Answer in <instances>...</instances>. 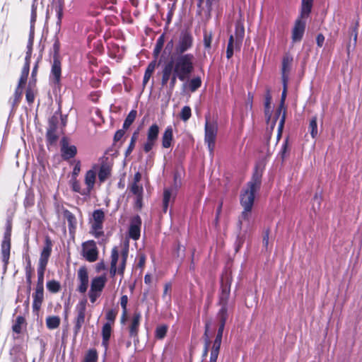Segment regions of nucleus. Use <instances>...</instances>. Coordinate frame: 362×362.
<instances>
[{"label":"nucleus","mask_w":362,"mask_h":362,"mask_svg":"<svg viewBox=\"0 0 362 362\" xmlns=\"http://www.w3.org/2000/svg\"><path fill=\"white\" fill-rule=\"evenodd\" d=\"M194 55L190 53L177 55L173 59L165 64L167 66L168 74L174 71L184 79H189L194 69Z\"/></svg>","instance_id":"f257e3e1"},{"label":"nucleus","mask_w":362,"mask_h":362,"mask_svg":"<svg viewBox=\"0 0 362 362\" xmlns=\"http://www.w3.org/2000/svg\"><path fill=\"white\" fill-rule=\"evenodd\" d=\"M262 173L263 170L256 165L252 178L247 183V189H245L240 194V204L247 211H252L255 193L259 190L262 184Z\"/></svg>","instance_id":"f03ea898"},{"label":"nucleus","mask_w":362,"mask_h":362,"mask_svg":"<svg viewBox=\"0 0 362 362\" xmlns=\"http://www.w3.org/2000/svg\"><path fill=\"white\" fill-rule=\"evenodd\" d=\"M52 56V62L49 74V81L54 86L60 88L62 86V57L60 56V42L58 37H55L52 48L50 51Z\"/></svg>","instance_id":"7ed1b4c3"},{"label":"nucleus","mask_w":362,"mask_h":362,"mask_svg":"<svg viewBox=\"0 0 362 362\" xmlns=\"http://www.w3.org/2000/svg\"><path fill=\"white\" fill-rule=\"evenodd\" d=\"M52 250V242L49 236L45 240V245L40 253L39 263L37 266V281L36 287L44 288V275L46 267L51 255Z\"/></svg>","instance_id":"20e7f679"},{"label":"nucleus","mask_w":362,"mask_h":362,"mask_svg":"<svg viewBox=\"0 0 362 362\" xmlns=\"http://www.w3.org/2000/svg\"><path fill=\"white\" fill-rule=\"evenodd\" d=\"M11 231H12V219L8 218L6 220V230L4 234L3 240L1 244V260L4 262V267L6 268L10 259V253L11 248Z\"/></svg>","instance_id":"39448f33"},{"label":"nucleus","mask_w":362,"mask_h":362,"mask_svg":"<svg viewBox=\"0 0 362 362\" xmlns=\"http://www.w3.org/2000/svg\"><path fill=\"white\" fill-rule=\"evenodd\" d=\"M204 142L206 144L210 153H213L216 136L218 134V123L215 120H210V116H205Z\"/></svg>","instance_id":"423d86ee"},{"label":"nucleus","mask_w":362,"mask_h":362,"mask_svg":"<svg viewBox=\"0 0 362 362\" xmlns=\"http://www.w3.org/2000/svg\"><path fill=\"white\" fill-rule=\"evenodd\" d=\"M233 281L231 272H226L221 279V291L218 294V305L228 307V300L230 294V286Z\"/></svg>","instance_id":"0eeeda50"},{"label":"nucleus","mask_w":362,"mask_h":362,"mask_svg":"<svg viewBox=\"0 0 362 362\" xmlns=\"http://www.w3.org/2000/svg\"><path fill=\"white\" fill-rule=\"evenodd\" d=\"M87 299L81 300L76 306V315L73 320V334L76 337L85 323Z\"/></svg>","instance_id":"6e6552de"},{"label":"nucleus","mask_w":362,"mask_h":362,"mask_svg":"<svg viewBox=\"0 0 362 362\" xmlns=\"http://www.w3.org/2000/svg\"><path fill=\"white\" fill-rule=\"evenodd\" d=\"M59 116L56 112L48 119V127L46 132V144L47 146H55L59 140V135L58 133Z\"/></svg>","instance_id":"1a4fd4ad"},{"label":"nucleus","mask_w":362,"mask_h":362,"mask_svg":"<svg viewBox=\"0 0 362 362\" xmlns=\"http://www.w3.org/2000/svg\"><path fill=\"white\" fill-rule=\"evenodd\" d=\"M105 218V215L103 209H99L93 211L90 233L96 238H99L104 235L103 223Z\"/></svg>","instance_id":"9d476101"},{"label":"nucleus","mask_w":362,"mask_h":362,"mask_svg":"<svg viewBox=\"0 0 362 362\" xmlns=\"http://www.w3.org/2000/svg\"><path fill=\"white\" fill-rule=\"evenodd\" d=\"M107 278L105 275L93 278L90 283V288L88 291V297L92 303H94L100 296L103 288L105 286Z\"/></svg>","instance_id":"9b49d317"},{"label":"nucleus","mask_w":362,"mask_h":362,"mask_svg":"<svg viewBox=\"0 0 362 362\" xmlns=\"http://www.w3.org/2000/svg\"><path fill=\"white\" fill-rule=\"evenodd\" d=\"M193 42L194 38L192 33L188 30L182 31L175 46L176 54H185V52L192 47Z\"/></svg>","instance_id":"f8f14e48"},{"label":"nucleus","mask_w":362,"mask_h":362,"mask_svg":"<svg viewBox=\"0 0 362 362\" xmlns=\"http://www.w3.org/2000/svg\"><path fill=\"white\" fill-rule=\"evenodd\" d=\"M81 255L89 262H94L98 258L99 251L93 240L83 242L81 245Z\"/></svg>","instance_id":"ddd939ff"},{"label":"nucleus","mask_w":362,"mask_h":362,"mask_svg":"<svg viewBox=\"0 0 362 362\" xmlns=\"http://www.w3.org/2000/svg\"><path fill=\"white\" fill-rule=\"evenodd\" d=\"M166 68L167 66L165 64L162 69L161 85L162 86H165L168 84V88L172 92L176 86L177 79L181 81H185L186 80L174 71H172L170 74H168V72L166 73V71H168Z\"/></svg>","instance_id":"4468645a"},{"label":"nucleus","mask_w":362,"mask_h":362,"mask_svg":"<svg viewBox=\"0 0 362 362\" xmlns=\"http://www.w3.org/2000/svg\"><path fill=\"white\" fill-rule=\"evenodd\" d=\"M159 127L157 124H153L147 131V139L144 143L143 149L145 153L150 152L153 148L159 134Z\"/></svg>","instance_id":"2eb2a0df"},{"label":"nucleus","mask_w":362,"mask_h":362,"mask_svg":"<svg viewBox=\"0 0 362 362\" xmlns=\"http://www.w3.org/2000/svg\"><path fill=\"white\" fill-rule=\"evenodd\" d=\"M308 17H301L300 15L298 17V18L296 20L294 26L292 29V41L293 42H300L303 37L305 30V26H306V21L305 19Z\"/></svg>","instance_id":"dca6fc26"},{"label":"nucleus","mask_w":362,"mask_h":362,"mask_svg":"<svg viewBox=\"0 0 362 362\" xmlns=\"http://www.w3.org/2000/svg\"><path fill=\"white\" fill-rule=\"evenodd\" d=\"M77 280L78 281L77 291L80 293H85L89 283L88 269L85 266H82L78 269Z\"/></svg>","instance_id":"f3484780"},{"label":"nucleus","mask_w":362,"mask_h":362,"mask_svg":"<svg viewBox=\"0 0 362 362\" xmlns=\"http://www.w3.org/2000/svg\"><path fill=\"white\" fill-rule=\"evenodd\" d=\"M141 320V313L139 311H135L132 315L128 327L129 336L130 338L138 339Z\"/></svg>","instance_id":"a211bd4d"},{"label":"nucleus","mask_w":362,"mask_h":362,"mask_svg":"<svg viewBox=\"0 0 362 362\" xmlns=\"http://www.w3.org/2000/svg\"><path fill=\"white\" fill-rule=\"evenodd\" d=\"M218 0H197V13L199 16L204 15L207 18H209L211 15L212 6Z\"/></svg>","instance_id":"6ab92c4d"},{"label":"nucleus","mask_w":362,"mask_h":362,"mask_svg":"<svg viewBox=\"0 0 362 362\" xmlns=\"http://www.w3.org/2000/svg\"><path fill=\"white\" fill-rule=\"evenodd\" d=\"M61 153L62 157L64 160H68L77 153V148L74 145H69V141L66 137H63L61 140Z\"/></svg>","instance_id":"aec40b11"},{"label":"nucleus","mask_w":362,"mask_h":362,"mask_svg":"<svg viewBox=\"0 0 362 362\" xmlns=\"http://www.w3.org/2000/svg\"><path fill=\"white\" fill-rule=\"evenodd\" d=\"M141 219L139 215L135 216L131 219L129 228V236L134 240L140 238Z\"/></svg>","instance_id":"412c9836"},{"label":"nucleus","mask_w":362,"mask_h":362,"mask_svg":"<svg viewBox=\"0 0 362 362\" xmlns=\"http://www.w3.org/2000/svg\"><path fill=\"white\" fill-rule=\"evenodd\" d=\"M282 111H283V114L280 119V121L279 123V127H278V132H279L278 137H279L281 135V133H282V131H283V129L284 127V124H285V121H286V106L281 107V105H279V107H277V109L275 111V113H274V115L273 117V120L272 122V128H274V126L276 125V121L279 118Z\"/></svg>","instance_id":"4be33fe9"},{"label":"nucleus","mask_w":362,"mask_h":362,"mask_svg":"<svg viewBox=\"0 0 362 362\" xmlns=\"http://www.w3.org/2000/svg\"><path fill=\"white\" fill-rule=\"evenodd\" d=\"M33 310L38 313L44 301V288L35 287L33 293Z\"/></svg>","instance_id":"5701e85b"},{"label":"nucleus","mask_w":362,"mask_h":362,"mask_svg":"<svg viewBox=\"0 0 362 362\" xmlns=\"http://www.w3.org/2000/svg\"><path fill=\"white\" fill-rule=\"evenodd\" d=\"M293 62V57L289 54H286L281 62V80L288 81V75Z\"/></svg>","instance_id":"b1692460"},{"label":"nucleus","mask_w":362,"mask_h":362,"mask_svg":"<svg viewBox=\"0 0 362 362\" xmlns=\"http://www.w3.org/2000/svg\"><path fill=\"white\" fill-rule=\"evenodd\" d=\"M235 40L236 50H240L245 36V28L240 23H237L235 28V33L233 35Z\"/></svg>","instance_id":"393cba45"},{"label":"nucleus","mask_w":362,"mask_h":362,"mask_svg":"<svg viewBox=\"0 0 362 362\" xmlns=\"http://www.w3.org/2000/svg\"><path fill=\"white\" fill-rule=\"evenodd\" d=\"M96 180V172L94 170H89L86 173L84 182L86 185V192H83V194H88L90 195V192L94 188L95 183Z\"/></svg>","instance_id":"a878e982"},{"label":"nucleus","mask_w":362,"mask_h":362,"mask_svg":"<svg viewBox=\"0 0 362 362\" xmlns=\"http://www.w3.org/2000/svg\"><path fill=\"white\" fill-rule=\"evenodd\" d=\"M107 158L103 160L98 171V179L101 183L104 182L111 175L112 168L107 162Z\"/></svg>","instance_id":"bb28decb"},{"label":"nucleus","mask_w":362,"mask_h":362,"mask_svg":"<svg viewBox=\"0 0 362 362\" xmlns=\"http://www.w3.org/2000/svg\"><path fill=\"white\" fill-rule=\"evenodd\" d=\"M111 261H110V274L111 277H114L117 273H118V268L117 267V264L119 259V251L117 247H114L111 250Z\"/></svg>","instance_id":"cd10ccee"},{"label":"nucleus","mask_w":362,"mask_h":362,"mask_svg":"<svg viewBox=\"0 0 362 362\" xmlns=\"http://www.w3.org/2000/svg\"><path fill=\"white\" fill-rule=\"evenodd\" d=\"M173 141V130L171 126L165 128L162 136V146L164 148H168L172 146Z\"/></svg>","instance_id":"c85d7f7f"},{"label":"nucleus","mask_w":362,"mask_h":362,"mask_svg":"<svg viewBox=\"0 0 362 362\" xmlns=\"http://www.w3.org/2000/svg\"><path fill=\"white\" fill-rule=\"evenodd\" d=\"M112 327L111 323L106 322L103 325L102 328V346L105 350L108 349L109 341L111 337Z\"/></svg>","instance_id":"c756f323"},{"label":"nucleus","mask_w":362,"mask_h":362,"mask_svg":"<svg viewBox=\"0 0 362 362\" xmlns=\"http://www.w3.org/2000/svg\"><path fill=\"white\" fill-rule=\"evenodd\" d=\"M63 216L66 219L70 233H74L76 228L77 221L75 215L68 209H64Z\"/></svg>","instance_id":"7c9ffc66"},{"label":"nucleus","mask_w":362,"mask_h":362,"mask_svg":"<svg viewBox=\"0 0 362 362\" xmlns=\"http://www.w3.org/2000/svg\"><path fill=\"white\" fill-rule=\"evenodd\" d=\"M314 0H301L300 15L301 17H309Z\"/></svg>","instance_id":"2f4dec72"},{"label":"nucleus","mask_w":362,"mask_h":362,"mask_svg":"<svg viewBox=\"0 0 362 362\" xmlns=\"http://www.w3.org/2000/svg\"><path fill=\"white\" fill-rule=\"evenodd\" d=\"M221 339H216L213 343V346L211 350L210 358L209 362H216L217 358L219 354L221 345Z\"/></svg>","instance_id":"473e14b6"},{"label":"nucleus","mask_w":362,"mask_h":362,"mask_svg":"<svg viewBox=\"0 0 362 362\" xmlns=\"http://www.w3.org/2000/svg\"><path fill=\"white\" fill-rule=\"evenodd\" d=\"M209 327H210V322H206L205 327H204L205 330H204V349H203V352H202L203 358H206L207 356L208 352H209V346L211 344V341H210V339L209 337Z\"/></svg>","instance_id":"72a5a7b5"},{"label":"nucleus","mask_w":362,"mask_h":362,"mask_svg":"<svg viewBox=\"0 0 362 362\" xmlns=\"http://www.w3.org/2000/svg\"><path fill=\"white\" fill-rule=\"evenodd\" d=\"M53 7L57 17V24L60 25L63 16L64 0H57L53 4Z\"/></svg>","instance_id":"f704fd0d"},{"label":"nucleus","mask_w":362,"mask_h":362,"mask_svg":"<svg viewBox=\"0 0 362 362\" xmlns=\"http://www.w3.org/2000/svg\"><path fill=\"white\" fill-rule=\"evenodd\" d=\"M33 271V269L31 265L30 259L29 257H28L27 264L25 267V277H26V283L28 284V291L29 293L31 290Z\"/></svg>","instance_id":"c9c22d12"},{"label":"nucleus","mask_w":362,"mask_h":362,"mask_svg":"<svg viewBox=\"0 0 362 362\" xmlns=\"http://www.w3.org/2000/svg\"><path fill=\"white\" fill-rule=\"evenodd\" d=\"M228 307L223 306H221V308L218 310L216 315V318L218 321L219 325H226V322L228 317Z\"/></svg>","instance_id":"e433bc0d"},{"label":"nucleus","mask_w":362,"mask_h":362,"mask_svg":"<svg viewBox=\"0 0 362 362\" xmlns=\"http://www.w3.org/2000/svg\"><path fill=\"white\" fill-rule=\"evenodd\" d=\"M156 65V61H153V62H150L148 64V65L147 66L145 73H144V78H143V86H145L147 84V83L148 82L153 73L154 72Z\"/></svg>","instance_id":"4c0bfd02"},{"label":"nucleus","mask_w":362,"mask_h":362,"mask_svg":"<svg viewBox=\"0 0 362 362\" xmlns=\"http://www.w3.org/2000/svg\"><path fill=\"white\" fill-rule=\"evenodd\" d=\"M61 320L59 316H49L46 318V326L49 329H54L60 325Z\"/></svg>","instance_id":"58836bf2"},{"label":"nucleus","mask_w":362,"mask_h":362,"mask_svg":"<svg viewBox=\"0 0 362 362\" xmlns=\"http://www.w3.org/2000/svg\"><path fill=\"white\" fill-rule=\"evenodd\" d=\"M25 319L21 315L16 317V320L12 326V330L16 334H20L22 332V327L25 325Z\"/></svg>","instance_id":"ea45409f"},{"label":"nucleus","mask_w":362,"mask_h":362,"mask_svg":"<svg viewBox=\"0 0 362 362\" xmlns=\"http://www.w3.org/2000/svg\"><path fill=\"white\" fill-rule=\"evenodd\" d=\"M165 42V34H162L156 40L155 47L153 49V54L155 58H157L160 54Z\"/></svg>","instance_id":"a19ab883"},{"label":"nucleus","mask_w":362,"mask_h":362,"mask_svg":"<svg viewBox=\"0 0 362 362\" xmlns=\"http://www.w3.org/2000/svg\"><path fill=\"white\" fill-rule=\"evenodd\" d=\"M137 116V111L136 110H132L128 115L127 116L124 122L123 123L124 129H128L132 123L134 122L136 117Z\"/></svg>","instance_id":"79ce46f5"},{"label":"nucleus","mask_w":362,"mask_h":362,"mask_svg":"<svg viewBox=\"0 0 362 362\" xmlns=\"http://www.w3.org/2000/svg\"><path fill=\"white\" fill-rule=\"evenodd\" d=\"M47 289L51 293H57L61 290V284L58 281L54 279L48 281L46 284Z\"/></svg>","instance_id":"37998d69"},{"label":"nucleus","mask_w":362,"mask_h":362,"mask_svg":"<svg viewBox=\"0 0 362 362\" xmlns=\"http://www.w3.org/2000/svg\"><path fill=\"white\" fill-rule=\"evenodd\" d=\"M172 197L171 189H164L163 198V211L166 213Z\"/></svg>","instance_id":"c03bdc74"},{"label":"nucleus","mask_w":362,"mask_h":362,"mask_svg":"<svg viewBox=\"0 0 362 362\" xmlns=\"http://www.w3.org/2000/svg\"><path fill=\"white\" fill-rule=\"evenodd\" d=\"M71 189L74 192H78L83 196H89L88 194H83V192H86V189H82L81 187V184L77 178H71Z\"/></svg>","instance_id":"a18cd8bd"},{"label":"nucleus","mask_w":362,"mask_h":362,"mask_svg":"<svg viewBox=\"0 0 362 362\" xmlns=\"http://www.w3.org/2000/svg\"><path fill=\"white\" fill-rule=\"evenodd\" d=\"M234 49H235L234 37L233 35H230L226 49V57L228 59H230L233 57Z\"/></svg>","instance_id":"49530a36"},{"label":"nucleus","mask_w":362,"mask_h":362,"mask_svg":"<svg viewBox=\"0 0 362 362\" xmlns=\"http://www.w3.org/2000/svg\"><path fill=\"white\" fill-rule=\"evenodd\" d=\"M98 358L96 349H91L86 353L84 361L83 362H97Z\"/></svg>","instance_id":"de8ad7c7"},{"label":"nucleus","mask_w":362,"mask_h":362,"mask_svg":"<svg viewBox=\"0 0 362 362\" xmlns=\"http://www.w3.org/2000/svg\"><path fill=\"white\" fill-rule=\"evenodd\" d=\"M308 130L313 139H315L317 135V117H312L310 121Z\"/></svg>","instance_id":"09e8293b"},{"label":"nucleus","mask_w":362,"mask_h":362,"mask_svg":"<svg viewBox=\"0 0 362 362\" xmlns=\"http://www.w3.org/2000/svg\"><path fill=\"white\" fill-rule=\"evenodd\" d=\"M213 33L211 31L204 30L203 42L205 49H209L211 47Z\"/></svg>","instance_id":"8fccbe9b"},{"label":"nucleus","mask_w":362,"mask_h":362,"mask_svg":"<svg viewBox=\"0 0 362 362\" xmlns=\"http://www.w3.org/2000/svg\"><path fill=\"white\" fill-rule=\"evenodd\" d=\"M168 332V326L165 325H162L158 326L156 328L155 331V337L158 339H163L166 336Z\"/></svg>","instance_id":"3c124183"},{"label":"nucleus","mask_w":362,"mask_h":362,"mask_svg":"<svg viewBox=\"0 0 362 362\" xmlns=\"http://www.w3.org/2000/svg\"><path fill=\"white\" fill-rule=\"evenodd\" d=\"M202 86V80L201 78L197 76L192 78L189 81V89L191 92L196 91L198 88H199Z\"/></svg>","instance_id":"603ef678"},{"label":"nucleus","mask_w":362,"mask_h":362,"mask_svg":"<svg viewBox=\"0 0 362 362\" xmlns=\"http://www.w3.org/2000/svg\"><path fill=\"white\" fill-rule=\"evenodd\" d=\"M180 119L184 121L187 122L192 116V110L189 106H184L180 112Z\"/></svg>","instance_id":"864d4df0"},{"label":"nucleus","mask_w":362,"mask_h":362,"mask_svg":"<svg viewBox=\"0 0 362 362\" xmlns=\"http://www.w3.org/2000/svg\"><path fill=\"white\" fill-rule=\"evenodd\" d=\"M23 204L26 208L33 206L34 205L35 194L33 192L29 191L27 192Z\"/></svg>","instance_id":"5fc2aeb1"},{"label":"nucleus","mask_w":362,"mask_h":362,"mask_svg":"<svg viewBox=\"0 0 362 362\" xmlns=\"http://www.w3.org/2000/svg\"><path fill=\"white\" fill-rule=\"evenodd\" d=\"M289 151H290V148H289V146H288V139L287 138L283 142L281 149L279 153L282 160H285V158L287 157Z\"/></svg>","instance_id":"6e6d98bb"},{"label":"nucleus","mask_w":362,"mask_h":362,"mask_svg":"<svg viewBox=\"0 0 362 362\" xmlns=\"http://www.w3.org/2000/svg\"><path fill=\"white\" fill-rule=\"evenodd\" d=\"M130 192L135 196L143 195L144 189L142 185L136 183H132L129 185Z\"/></svg>","instance_id":"4d7b16f0"},{"label":"nucleus","mask_w":362,"mask_h":362,"mask_svg":"<svg viewBox=\"0 0 362 362\" xmlns=\"http://www.w3.org/2000/svg\"><path fill=\"white\" fill-rule=\"evenodd\" d=\"M22 95L23 90L16 88L13 94V107L17 106L19 104Z\"/></svg>","instance_id":"13d9d810"},{"label":"nucleus","mask_w":362,"mask_h":362,"mask_svg":"<svg viewBox=\"0 0 362 362\" xmlns=\"http://www.w3.org/2000/svg\"><path fill=\"white\" fill-rule=\"evenodd\" d=\"M288 81H282L283 90L281 93V100H280V103H279V105H281V107L285 106V101H286V95H287Z\"/></svg>","instance_id":"bf43d9fd"},{"label":"nucleus","mask_w":362,"mask_h":362,"mask_svg":"<svg viewBox=\"0 0 362 362\" xmlns=\"http://www.w3.org/2000/svg\"><path fill=\"white\" fill-rule=\"evenodd\" d=\"M359 26L358 21H357L352 28H350V34L353 35L354 46L355 47L357 42L358 29Z\"/></svg>","instance_id":"052dcab7"},{"label":"nucleus","mask_w":362,"mask_h":362,"mask_svg":"<svg viewBox=\"0 0 362 362\" xmlns=\"http://www.w3.org/2000/svg\"><path fill=\"white\" fill-rule=\"evenodd\" d=\"M117 315V311L114 309L109 310L105 315V318L108 321L107 322L114 323Z\"/></svg>","instance_id":"680f3d73"},{"label":"nucleus","mask_w":362,"mask_h":362,"mask_svg":"<svg viewBox=\"0 0 362 362\" xmlns=\"http://www.w3.org/2000/svg\"><path fill=\"white\" fill-rule=\"evenodd\" d=\"M26 100L29 104H32L35 100V94L33 90L30 88H28L25 92Z\"/></svg>","instance_id":"e2e57ef3"},{"label":"nucleus","mask_w":362,"mask_h":362,"mask_svg":"<svg viewBox=\"0 0 362 362\" xmlns=\"http://www.w3.org/2000/svg\"><path fill=\"white\" fill-rule=\"evenodd\" d=\"M250 212H251V211H247L245 209H244V210L242 211L241 215H240V218L238 221L240 228H241V226L243 223L241 219L248 221L250 219Z\"/></svg>","instance_id":"0e129e2a"},{"label":"nucleus","mask_w":362,"mask_h":362,"mask_svg":"<svg viewBox=\"0 0 362 362\" xmlns=\"http://www.w3.org/2000/svg\"><path fill=\"white\" fill-rule=\"evenodd\" d=\"M269 234H270L269 228H267L264 231V233H263L262 243H263L264 247H265L266 248H267L268 245H269Z\"/></svg>","instance_id":"69168bd1"},{"label":"nucleus","mask_w":362,"mask_h":362,"mask_svg":"<svg viewBox=\"0 0 362 362\" xmlns=\"http://www.w3.org/2000/svg\"><path fill=\"white\" fill-rule=\"evenodd\" d=\"M129 255V243H126L121 251V259H125L127 260Z\"/></svg>","instance_id":"338daca9"},{"label":"nucleus","mask_w":362,"mask_h":362,"mask_svg":"<svg viewBox=\"0 0 362 362\" xmlns=\"http://www.w3.org/2000/svg\"><path fill=\"white\" fill-rule=\"evenodd\" d=\"M126 130L127 129H124L123 127L122 129L117 130L114 135V142L119 141L124 136Z\"/></svg>","instance_id":"774afa93"}]
</instances>
